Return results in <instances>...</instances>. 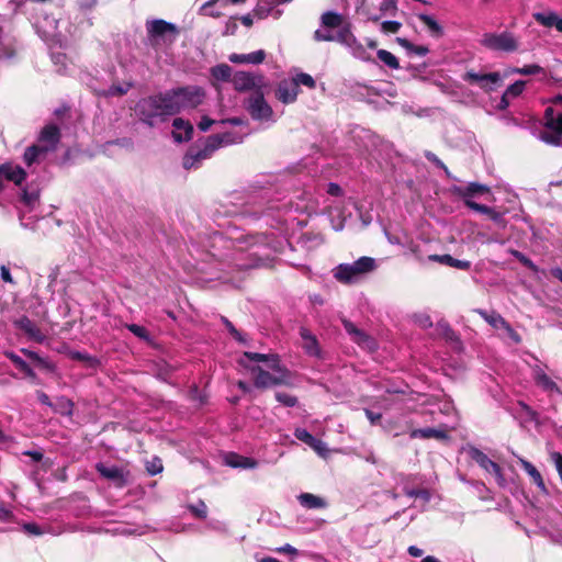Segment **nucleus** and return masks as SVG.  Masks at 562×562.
<instances>
[{
  "label": "nucleus",
  "instance_id": "obj_1",
  "mask_svg": "<svg viewBox=\"0 0 562 562\" xmlns=\"http://www.w3.org/2000/svg\"><path fill=\"white\" fill-rule=\"evenodd\" d=\"M134 111L137 119L148 127H155L175 116L167 90L139 99Z\"/></svg>",
  "mask_w": 562,
  "mask_h": 562
},
{
  "label": "nucleus",
  "instance_id": "obj_2",
  "mask_svg": "<svg viewBox=\"0 0 562 562\" xmlns=\"http://www.w3.org/2000/svg\"><path fill=\"white\" fill-rule=\"evenodd\" d=\"M167 91L175 115L196 109L206 98L204 88L195 85L176 87Z\"/></svg>",
  "mask_w": 562,
  "mask_h": 562
},
{
  "label": "nucleus",
  "instance_id": "obj_3",
  "mask_svg": "<svg viewBox=\"0 0 562 562\" xmlns=\"http://www.w3.org/2000/svg\"><path fill=\"white\" fill-rule=\"evenodd\" d=\"M145 26L148 44L153 48H158L162 45H172L180 34L176 24L162 19L147 20Z\"/></svg>",
  "mask_w": 562,
  "mask_h": 562
},
{
  "label": "nucleus",
  "instance_id": "obj_4",
  "mask_svg": "<svg viewBox=\"0 0 562 562\" xmlns=\"http://www.w3.org/2000/svg\"><path fill=\"white\" fill-rule=\"evenodd\" d=\"M375 260L371 257H360L352 263H340L334 270V278L342 284L358 282L364 274L375 270Z\"/></svg>",
  "mask_w": 562,
  "mask_h": 562
},
{
  "label": "nucleus",
  "instance_id": "obj_5",
  "mask_svg": "<svg viewBox=\"0 0 562 562\" xmlns=\"http://www.w3.org/2000/svg\"><path fill=\"white\" fill-rule=\"evenodd\" d=\"M271 370L277 374L270 373L260 366H252L249 368V371L252 374L254 385L257 389L266 390L272 386H290L292 384V374L285 367L281 366V362L279 363V369Z\"/></svg>",
  "mask_w": 562,
  "mask_h": 562
},
{
  "label": "nucleus",
  "instance_id": "obj_6",
  "mask_svg": "<svg viewBox=\"0 0 562 562\" xmlns=\"http://www.w3.org/2000/svg\"><path fill=\"white\" fill-rule=\"evenodd\" d=\"M480 44L490 50L515 52L518 49V42L510 32L484 33Z\"/></svg>",
  "mask_w": 562,
  "mask_h": 562
},
{
  "label": "nucleus",
  "instance_id": "obj_7",
  "mask_svg": "<svg viewBox=\"0 0 562 562\" xmlns=\"http://www.w3.org/2000/svg\"><path fill=\"white\" fill-rule=\"evenodd\" d=\"M245 108L252 120L268 121L272 117V108L267 103L263 92L257 88L245 101Z\"/></svg>",
  "mask_w": 562,
  "mask_h": 562
},
{
  "label": "nucleus",
  "instance_id": "obj_8",
  "mask_svg": "<svg viewBox=\"0 0 562 562\" xmlns=\"http://www.w3.org/2000/svg\"><path fill=\"white\" fill-rule=\"evenodd\" d=\"M463 81L470 85H476L485 92L495 90L496 86L502 83V76L499 72L480 74L474 69H469L462 75Z\"/></svg>",
  "mask_w": 562,
  "mask_h": 562
},
{
  "label": "nucleus",
  "instance_id": "obj_9",
  "mask_svg": "<svg viewBox=\"0 0 562 562\" xmlns=\"http://www.w3.org/2000/svg\"><path fill=\"white\" fill-rule=\"evenodd\" d=\"M215 150H217L216 147L207 136L202 148L192 146L188 149L182 160L183 168L187 170L198 168L199 164L210 158Z\"/></svg>",
  "mask_w": 562,
  "mask_h": 562
},
{
  "label": "nucleus",
  "instance_id": "obj_10",
  "mask_svg": "<svg viewBox=\"0 0 562 562\" xmlns=\"http://www.w3.org/2000/svg\"><path fill=\"white\" fill-rule=\"evenodd\" d=\"M451 191L463 201L464 205H467V202H474L473 198L475 196L491 194V188L479 182H470L465 187L454 186Z\"/></svg>",
  "mask_w": 562,
  "mask_h": 562
},
{
  "label": "nucleus",
  "instance_id": "obj_11",
  "mask_svg": "<svg viewBox=\"0 0 562 562\" xmlns=\"http://www.w3.org/2000/svg\"><path fill=\"white\" fill-rule=\"evenodd\" d=\"M338 29H339V31L337 32L336 35H334L335 41L352 48L356 56H358L364 60L369 59L368 57L364 56L366 55L364 47L362 46L361 43L358 42V40L353 35V33L351 32L350 24H346L344 26L341 25Z\"/></svg>",
  "mask_w": 562,
  "mask_h": 562
},
{
  "label": "nucleus",
  "instance_id": "obj_12",
  "mask_svg": "<svg viewBox=\"0 0 562 562\" xmlns=\"http://www.w3.org/2000/svg\"><path fill=\"white\" fill-rule=\"evenodd\" d=\"M546 131L541 133V139L547 144L559 146L562 144V113L552 121L544 123Z\"/></svg>",
  "mask_w": 562,
  "mask_h": 562
},
{
  "label": "nucleus",
  "instance_id": "obj_13",
  "mask_svg": "<svg viewBox=\"0 0 562 562\" xmlns=\"http://www.w3.org/2000/svg\"><path fill=\"white\" fill-rule=\"evenodd\" d=\"M13 182L15 186H21L26 179V171L11 162L0 165V191L3 189V180Z\"/></svg>",
  "mask_w": 562,
  "mask_h": 562
},
{
  "label": "nucleus",
  "instance_id": "obj_14",
  "mask_svg": "<svg viewBox=\"0 0 562 562\" xmlns=\"http://www.w3.org/2000/svg\"><path fill=\"white\" fill-rule=\"evenodd\" d=\"M469 454L473 461H475L486 472L494 474L498 479H503L502 468L499 464L491 460L483 451L472 447L469 450Z\"/></svg>",
  "mask_w": 562,
  "mask_h": 562
},
{
  "label": "nucleus",
  "instance_id": "obj_15",
  "mask_svg": "<svg viewBox=\"0 0 562 562\" xmlns=\"http://www.w3.org/2000/svg\"><path fill=\"white\" fill-rule=\"evenodd\" d=\"M246 360L256 362H267L269 369H279L280 358L277 353H259L245 351L243 357L238 360V363L249 370V366Z\"/></svg>",
  "mask_w": 562,
  "mask_h": 562
},
{
  "label": "nucleus",
  "instance_id": "obj_16",
  "mask_svg": "<svg viewBox=\"0 0 562 562\" xmlns=\"http://www.w3.org/2000/svg\"><path fill=\"white\" fill-rule=\"evenodd\" d=\"M172 138L176 143H186L192 139L193 137V125L189 120H184L182 117H176L172 121Z\"/></svg>",
  "mask_w": 562,
  "mask_h": 562
},
{
  "label": "nucleus",
  "instance_id": "obj_17",
  "mask_svg": "<svg viewBox=\"0 0 562 562\" xmlns=\"http://www.w3.org/2000/svg\"><path fill=\"white\" fill-rule=\"evenodd\" d=\"M14 326L23 331L30 339L37 342H42L45 339L40 327L25 315L14 321Z\"/></svg>",
  "mask_w": 562,
  "mask_h": 562
},
{
  "label": "nucleus",
  "instance_id": "obj_18",
  "mask_svg": "<svg viewBox=\"0 0 562 562\" xmlns=\"http://www.w3.org/2000/svg\"><path fill=\"white\" fill-rule=\"evenodd\" d=\"M97 472L104 479L115 483L116 486L122 487L125 485V474L122 469L116 465L108 467L102 462L95 464Z\"/></svg>",
  "mask_w": 562,
  "mask_h": 562
},
{
  "label": "nucleus",
  "instance_id": "obj_19",
  "mask_svg": "<svg viewBox=\"0 0 562 562\" xmlns=\"http://www.w3.org/2000/svg\"><path fill=\"white\" fill-rule=\"evenodd\" d=\"M300 92L297 83L292 81H282L279 83L276 95L279 101L284 104L293 103Z\"/></svg>",
  "mask_w": 562,
  "mask_h": 562
},
{
  "label": "nucleus",
  "instance_id": "obj_20",
  "mask_svg": "<svg viewBox=\"0 0 562 562\" xmlns=\"http://www.w3.org/2000/svg\"><path fill=\"white\" fill-rule=\"evenodd\" d=\"M342 325L345 330L351 336V339L359 346L370 347L373 344L372 338L359 329L352 322L342 319Z\"/></svg>",
  "mask_w": 562,
  "mask_h": 562
},
{
  "label": "nucleus",
  "instance_id": "obj_21",
  "mask_svg": "<svg viewBox=\"0 0 562 562\" xmlns=\"http://www.w3.org/2000/svg\"><path fill=\"white\" fill-rule=\"evenodd\" d=\"M235 90L243 92L248 90H256V78L250 72L237 71L232 79Z\"/></svg>",
  "mask_w": 562,
  "mask_h": 562
},
{
  "label": "nucleus",
  "instance_id": "obj_22",
  "mask_svg": "<svg viewBox=\"0 0 562 562\" xmlns=\"http://www.w3.org/2000/svg\"><path fill=\"white\" fill-rule=\"evenodd\" d=\"M428 260L438 262L445 266H449L459 270H469L471 268V262L469 260H460L453 258L451 255H429Z\"/></svg>",
  "mask_w": 562,
  "mask_h": 562
},
{
  "label": "nucleus",
  "instance_id": "obj_23",
  "mask_svg": "<svg viewBox=\"0 0 562 562\" xmlns=\"http://www.w3.org/2000/svg\"><path fill=\"white\" fill-rule=\"evenodd\" d=\"M300 336L304 341L303 348L306 351V353L313 357H319L321 349L316 336L313 335L311 330L307 329L306 327L300 328Z\"/></svg>",
  "mask_w": 562,
  "mask_h": 562
},
{
  "label": "nucleus",
  "instance_id": "obj_24",
  "mask_svg": "<svg viewBox=\"0 0 562 562\" xmlns=\"http://www.w3.org/2000/svg\"><path fill=\"white\" fill-rule=\"evenodd\" d=\"M229 61L234 64H254L259 65L266 59V52L262 49L252 52L250 54H231Z\"/></svg>",
  "mask_w": 562,
  "mask_h": 562
},
{
  "label": "nucleus",
  "instance_id": "obj_25",
  "mask_svg": "<svg viewBox=\"0 0 562 562\" xmlns=\"http://www.w3.org/2000/svg\"><path fill=\"white\" fill-rule=\"evenodd\" d=\"M216 149L225 145L239 144L243 142V136L235 132H225L222 134H214L209 136Z\"/></svg>",
  "mask_w": 562,
  "mask_h": 562
},
{
  "label": "nucleus",
  "instance_id": "obj_26",
  "mask_svg": "<svg viewBox=\"0 0 562 562\" xmlns=\"http://www.w3.org/2000/svg\"><path fill=\"white\" fill-rule=\"evenodd\" d=\"M40 142L47 143L52 146V148H55L56 145L60 140V130L55 124H47L45 125L40 134L38 137Z\"/></svg>",
  "mask_w": 562,
  "mask_h": 562
},
{
  "label": "nucleus",
  "instance_id": "obj_27",
  "mask_svg": "<svg viewBox=\"0 0 562 562\" xmlns=\"http://www.w3.org/2000/svg\"><path fill=\"white\" fill-rule=\"evenodd\" d=\"M409 437L412 439L420 438V439L442 440V439H447L448 435L445 430L427 427V428L413 429L409 432Z\"/></svg>",
  "mask_w": 562,
  "mask_h": 562
},
{
  "label": "nucleus",
  "instance_id": "obj_28",
  "mask_svg": "<svg viewBox=\"0 0 562 562\" xmlns=\"http://www.w3.org/2000/svg\"><path fill=\"white\" fill-rule=\"evenodd\" d=\"M520 463L522 469L530 476L532 483H535L542 493L547 494L548 490L546 487L544 481L542 479L541 473L536 469V467L527 460H520Z\"/></svg>",
  "mask_w": 562,
  "mask_h": 562
},
{
  "label": "nucleus",
  "instance_id": "obj_29",
  "mask_svg": "<svg viewBox=\"0 0 562 562\" xmlns=\"http://www.w3.org/2000/svg\"><path fill=\"white\" fill-rule=\"evenodd\" d=\"M300 504L307 509L325 508L327 503L324 498L311 493H302L297 496Z\"/></svg>",
  "mask_w": 562,
  "mask_h": 562
},
{
  "label": "nucleus",
  "instance_id": "obj_30",
  "mask_svg": "<svg viewBox=\"0 0 562 562\" xmlns=\"http://www.w3.org/2000/svg\"><path fill=\"white\" fill-rule=\"evenodd\" d=\"M344 23V16L335 11H326L321 16V24L327 29H338Z\"/></svg>",
  "mask_w": 562,
  "mask_h": 562
},
{
  "label": "nucleus",
  "instance_id": "obj_31",
  "mask_svg": "<svg viewBox=\"0 0 562 562\" xmlns=\"http://www.w3.org/2000/svg\"><path fill=\"white\" fill-rule=\"evenodd\" d=\"M467 206L475 212L487 215L494 222H499L502 220V214L491 206L476 202H467Z\"/></svg>",
  "mask_w": 562,
  "mask_h": 562
},
{
  "label": "nucleus",
  "instance_id": "obj_32",
  "mask_svg": "<svg viewBox=\"0 0 562 562\" xmlns=\"http://www.w3.org/2000/svg\"><path fill=\"white\" fill-rule=\"evenodd\" d=\"M74 402L65 396H60L53 403L52 409L60 415L71 416L74 412Z\"/></svg>",
  "mask_w": 562,
  "mask_h": 562
},
{
  "label": "nucleus",
  "instance_id": "obj_33",
  "mask_svg": "<svg viewBox=\"0 0 562 562\" xmlns=\"http://www.w3.org/2000/svg\"><path fill=\"white\" fill-rule=\"evenodd\" d=\"M418 19L428 27L432 36L441 37L443 35L442 26L432 16L422 13L418 14Z\"/></svg>",
  "mask_w": 562,
  "mask_h": 562
},
{
  "label": "nucleus",
  "instance_id": "obj_34",
  "mask_svg": "<svg viewBox=\"0 0 562 562\" xmlns=\"http://www.w3.org/2000/svg\"><path fill=\"white\" fill-rule=\"evenodd\" d=\"M559 15L554 12H537L533 14V19L541 25L546 27H555L558 25Z\"/></svg>",
  "mask_w": 562,
  "mask_h": 562
},
{
  "label": "nucleus",
  "instance_id": "obj_35",
  "mask_svg": "<svg viewBox=\"0 0 562 562\" xmlns=\"http://www.w3.org/2000/svg\"><path fill=\"white\" fill-rule=\"evenodd\" d=\"M476 313L494 328H502L506 322V319L501 314L495 312L490 314L484 310H476Z\"/></svg>",
  "mask_w": 562,
  "mask_h": 562
},
{
  "label": "nucleus",
  "instance_id": "obj_36",
  "mask_svg": "<svg viewBox=\"0 0 562 562\" xmlns=\"http://www.w3.org/2000/svg\"><path fill=\"white\" fill-rule=\"evenodd\" d=\"M70 357L72 360L82 362L89 369H97L100 366V360L97 357L86 352L75 351Z\"/></svg>",
  "mask_w": 562,
  "mask_h": 562
},
{
  "label": "nucleus",
  "instance_id": "obj_37",
  "mask_svg": "<svg viewBox=\"0 0 562 562\" xmlns=\"http://www.w3.org/2000/svg\"><path fill=\"white\" fill-rule=\"evenodd\" d=\"M396 42L405 48L408 53H414L419 56H425L429 53V48L424 45H415L411 41L404 37H397Z\"/></svg>",
  "mask_w": 562,
  "mask_h": 562
},
{
  "label": "nucleus",
  "instance_id": "obj_38",
  "mask_svg": "<svg viewBox=\"0 0 562 562\" xmlns=\"http://www.w3.org/2000/svg\"><path fill=\"white\" fill-rule=\"evenodd\" d=\"M536 383H537V385L542 387L544 391L557 392V393L561 392V390L558 386V384L549 375H547L544 372H541V373L537 374Z\"/></svg>",
  "mask_w": 562,
  "mask_h": 562
},
{
  "label": "nucleus",
  "instance_id": "obj_39",
  "mask_svg": "<svg viewBox=\"0 0 562 562\" xmlns=\"http://www.w3.org/2000/svg\"><path fill=\"white\" fill-rule=\"evenodd\" d=\"M47 150L48 148L38 145L29 146L24 151L23 160L27 166H31L36 161L41 154H44Z\"/></svg>",
  "mask_w": 562,
  "mask_h": 562
},
{
  "label": "nucleus",
  "instance_id": "obj_40",
  "mask_svg": "<svg viewBox=\"0 0 562 562\" xmlns=\"http://www.w3.org/2000/svg\"><path fill=\"white\" fill-rule=\"evenodd\" d=\"M40 200V191L37 189H31L29 187L22 190L21 202L27 206L33 207Z\"/></svg>",
  "mask_w": 562,
  "mask_h": 562
},
{
  "label": "nucleus",
  "instance_id": "obj_41",
  "mask_svg": "<svg viewBox=\"0 0 562 562\" xmlns=\"http://www.w3.org/2000/svg\"><path fill=\"white\" fill-rule=\"evenodd\" d=\"M211 75L216 80L228 81L232 77V67L227 64H220L211 68Z\"/></svg>",
  "mask_w": 562,
  "mask_h": 562
},
{
  "label": "nucleus",
  "instance_id": "obj_42",
  "mask_svg": "<svg viewBox=\"0 0 562 562\" xmlns=\"http://www.w3.org/2000/svg\"><path fill=\"white\" fill-rule=\"evenodd\" d=\"M376 56L382 63H384L391 69L400 68L398 59L391 52L386 49H379Z\"/></svg>",
  "mask_w": 562,
  "mask_h": 562
},
{
  "label": "nucleus",
  "instance_id": "obj_43",
  "mask_svg": "<svg viewBox=\"0 0 562 562\" xmlns=\"http://www.w3.org/2000/svg\"><path fill=\"white\" fill-rule=\"evenodd\" d=\"M294 436L296 439L308 445L310 447H315L317 441L315 437L304 428H296L294 431Z\"/></svg>",
  "mask_w": 562,
  "mask_h": 562
},
{
  "label": "nucleus",
  "instance_id": "obj_44",
  "mask_svg": "<svg viewBox=\"0 0 562 562\" xmlns=\"http://www.w3.org/2000/svg\"><path fill=\"white\" fill-rule=\"evenodd\" d=\"M188 509L200 519H205L207 517V507L206 504L200 499L198 504H190Z\"/></svg>",
  "mask_w": 562,
  "mask_h": 562
},
{
  "label": "nucleus",
  "instance_id": "obj_45",
  "mask_svg": "<svg viewBox=\"0 0 562 562\" xmlns=\"http://www.w3.org/2000/svg\"><path fill=\"white\" fill-rule=\"evenodd\" d=\"M274 396L279 403H281L282 405H284L286 407H294L299 403V400L296 396L284 393V392H277Z\"/></svg>",
  "mask_w": 562,
  "mask_h": 562
},
{
  "label": "nucleus",
  "instance_id": "obj_46",
  "mask_svg": "<svg viewBox=\"0 0 562 562\" xmlns=\"http://www.w3.org/2000/svg\"><path fill=\"white\" fill-rule=\"evenodd\" d=\"M543 68L537 64H532V65H525L524 67H520V68H514L513 69V72L514 74H519V75H522V76H531V75H537V74H540V72H543Z\"/></svg>",
  "mask_w": 562,
  "mask_h": 562
},
{
  "label": "nucleus",
  "instance_id": "obj_47",
  "mask_svg": "<svg viewBox=\"0 0 562 562\" xmlns=\"http://www.w3.org/2000/svg\"><path fill=\"white\" fill-rule=\"evenodd\" d=\"M526 83L527 82L524 80H517L508 86V88L505 90V93L510 98L519 97L524 92Z\"/></svg>",
  "mask_w": 562,
  "mask_h": 562
},
{
  "label": "nucleus",
  "instance_id": "obj_48",
  "mask_svg": "<svg viewBox=\"0 0 562 562\" xmlns=\"http://www.w3.org/2000/svg\"><path fill=\"white\" fill-rule=\"evenodd\" d=\"M293 81L295 83H297V87H300V85L306 86L310 89H315V87H316V82H315L314 78L306 72H301V74L296 75V77L293 79Z\"/></svg>",
  "mask_w": 562,
  "mask_h": 562
},
{
  "label": "nucleus",
  "instance_id": "obj_49",
  "mask_svg": "<svg viewBox=\"0 0 562 562\" xmlns=\"http://www.w3.org/2000/svg\"><path fill=\"white\" fill-rule=\"evenodd\" d=\"M234 459H238V463H229L231 467L233 468H255L257 465V462L256 460H254L252 458H248V457H240L238 454H233L232 456Z\"/></svg>",
  "mask_w": 562,
  "mask_h": 562
},
{
  "label": "nucleus",
  "instance_id": "obj_50",
  "mask_svg": "<svg viewBox=\"0 0 562 562\" xmlns=\"http://www.w3.org/2000/svg\"><path fill=\"white\" fill-rule=\"evenodd\" d=\"M162 462L158 457H154L150 461L146 462V470L150 475H156L162 471Z\"/></svg>",
  "mask_w": 562,
  "mask_h": 562
},
{
  "label": "nucleus",
  "instance_id": "obj_51",
  "mask_svg": "<svg viewBox=\"0 0 562 562\" xmlns=\"http://www.w3.org/2000/svg\"><path fill=\"white\" fill-rule=\"evenodd\" d=\"M4 356L15 366L16 369H19L21 372H23L29 364L26 361H24L20 356L14 353L13 351H7L4 352Z\"/></svg>",
  "mask_w": 562,
  "mask_h": 562
},
{
  "label": "nucleus",
  "instance_id": "obj_52",
  "mask_svg": "<svg viewBox=\"0 0 562 562\" xmlns=\"http://www.w3.org/2000/svg\"><path fill=\"white\" fill-rule=\"evenodd\" d=\"M126 328L131 333H133L136 337H138V338H140L143 340H148L149 339V333H148V330L144 326H140V325H137V324H127Z\"/></svg>",
  "mask_w": 562,
  "mask_h": 562
},
{
  "label": "nucleus",
  "instance_id": "obj_53",
  "mask_svg": "<svg viewBox=\"0 0 562 562\" xmlns=\"http://www.w3.org/2000/svg\"><path fill=\"white\" fill-rule=\"evenodd\" d=\"M272 5H273V2H267V5L259 3L254 10L255 15L258 19H266L270 14V12L272 10Z\"/></svg>",
  "mask_w": 562,
  "mask_h": 562
},
{
  "label": "nucleus",
  "instance_id": "obj_54",
  "mask_svg": "<svg viewBox=\"0 0 562 562\" xmlns=\"http://www.w3.org/2000/svg\"><path fill=\"white\" fill-rule=\"evenodd\" d=\"M131 88V85H127V87H122L120 85H112L109 90L106 91L105 95L108 97H122L127 93L128 89Z\"/></svg>",
  "mask_w": 562,
  "mask_h": 562
},
{
  "label": "nucleus",
  "instance_id": "obj_55",
  "mask_svg": "<svg viewBox=\"0 0 562 562\" xmlns=\"http://www.w3.org/2000/svg\"><path fill=\"white\" fill-rule=\"evenodd\" d=\"M30 360L34 361L38 366L43 368H48V363L46 360H44L37 352L29 350V349H22L21 350Z\"/></svg>",
  "mask_w": 562,
  "mask_h": 562
},
{
  "label": "nucleus",
  "instance_id": "obj_56",
  "mask_svg": "<svg viewBox=\"0 0 562 562\" xmlns=\"http://www.w3.org/2000/svg\"><path fill=\"white\" fill-rule=\"evenodd\" d=\"M518 405L520 407V411L528 417L531 422H537L539 414L533 411L528 404L524 402H518Z\"/></svg>",
  "mask_w": 562,
  "mask_h": 562
},
{
  "label": "nucleus",
  "instance_id": "obj_57",
  "mask_svg": "<svg viewBox=\"0 0 562 562\" xmlns=\"http://www.w3.org/2000/svg\"><path fill=\"white\" fill-rule=\"evenodd\" d=\"M513 255L522 266H525L528 269L536 270V266L532 262V260L525 256L522 252L515 250L513 251Z\"/></svg>",
  "mask_w": 562,
  "mask_h": 562
},
{
  "label": "nucleus",
  "instance_id": "obj_58",
  "mask_svg": "<svg viewBox=\"0 0 562 562\" xmlns=\"http://www.w3.org/2000/svg\"><path fill=\"white\" fill-rule=\"evenodd\" d=\"M402 24L397 21H384L381 24L382 31L385 33H397Z\"/></svg>",
  "mask_w": 562,
  "mask_h": 562
},
{
  "label": "nucleus",
  "instance_id": "obj_59",
  "mask_svg": "<svg viewBox=\"0 0 562 562\" xmlns=\"http://www.w3.org/2000/svg\"><path fill=\"white\" fill-rule=\"evenodd\" d=\"M23 529L25 532L32 536H42L44 533L43 529L35 522L24 524Z\"/></svg>",
  "mask_w": 562,
  "mask_h": 562
},
{
  "label": "nucleus",
  "instance_id": "obj_60",
  "mask_svg": "<svg viewBox=\"0 0 562 562\" xmlns=\"http://www.w3.org/2000/svg\"><path fill=\"white\" fill-rule=\"evenodd\" d=\"M438 326L442 329L443 336L449 340H456L457 335L456 331L449 326L446 322L438 323Z\"/></svg>",
  "mask_w": 562,
  "mask_h": 562
},
{
  "label": "nucleus",
  "instance_id": "obj_61",
  "mask_svg": "<svg viewBox=\"0 0 562 562\" xmlns=\"http://www.w3.org/2000/svg\"><path fill=\"white\" fill-rule=\"evenodd\" d=\"M313 38L316 42H334L335 36L330 33H324L321 30H316L313 34Z\"/></svg>",
  "mask_w": 562,
  "mask_h": 562
},
{
  "label": "nucleus",
  "instance_id": "obj_62",
  "mask_svg": "<svg viewBox=\"0 0 562 562\" xmlns=\"http://www.w3.org/2000/svg\"><path fill=\"white\" fill-rule=\"evenodd\" d=\"M406 495L409 497H415V498L420 497V498H424L425 501L429 499V492L424 488L406 491Z\"/></svg>",
  "mask_w": 562,
  "mask_h": 562
},
{
  "label": "nucleus",
  "instance_id": "obj_63",
  "mask_svg": "<svg viewBox=\"0 0 562 562\" xmlns=\"http://www.w3.org/2000/svg\"><path fill=\"white\" fill-rule=\"evenodd\" d=\"M216 121L204 115L202 116L201 121L199 122L198 124V127L202 131V132H206L213 124H215Z\"/></svg>",
  "mask_w": 562,
  "mask_h": 562
},
{
  "label": "nucleus",
  "instance_id": "obj_64",
  "mask_svg": "<svg viewBox=\"0 0 562 562\" xmlns=\"http://www.w3.org/2000/svg\"><path fill=\"white\" fill-rule=\"evenodd\" d=\"M551 459H552V461L554 462L555 468H557V471H558V473H559V476H560V479H561V481H562V453H560V452H553V453L551 454Z\"/></svg>",
  "mask_w": 562,
  "mask_h": 562
}]
</instances>
